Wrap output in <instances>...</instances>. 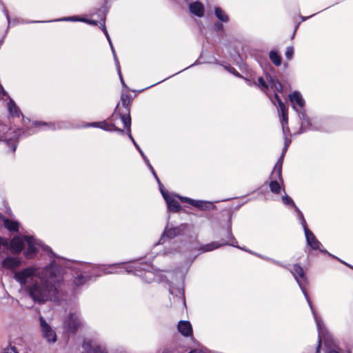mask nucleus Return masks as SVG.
Here are the masks:
<instances>
[{
	"mask_svg": "<svg viewBox=\"0 0 353 353\" xmlns=\"http://www.w3.org/2000/svg\"><path fill=\"white\" fill-rule=\"evenodd\" d=\"M63 270L52 261L45 267L42 272L40 281H35L26 286L29 296L36 303H44L48 300L57 298V286L63 281Z\"/></svg>",
	"mask_w": 353,
	"mask_h": 353,
	"instance_id": "nucleus-1",
	"label": "nucleus"
},
{
	"mask_svg": "<svg viewBox=\"0 0 353 353\" xmlns=\"http://www.w3.org/2000/svg\"><path fill=\"white\" fill-rule=\"evenodd\" d=\"M294 276L298 285H299L314 316L317 330H318V345L316 347V353H319L322 341H323L325 346V353H341L340 349L338 347L332 335L327 330L322 319L317 316L315 312L312 301L306 291V287L308 284V280L305 276L304 270H290ZM351 353V352H347Z\"/></svg>",
	"mask_w": 353,
	"mask_h": 353,
	"instance_id": "nucleus-2",
	"label": "nucleus"
},
{
	"mask_svg": "<svg viewBox=\"0 0 353 353\" xmlns=\"http://www.w3.org/2000/svg\"><path fill=\"white\" fill-rule=\"evenodd\" d=\"M114 271H110V274H133L141 278L145 283H150L155 280V274L151 263L145 261L136 262L128 264L125 266H118L113 268Z\"/></svg>",
	"mask_w": 353,
	"mask_h": 353,
	"instance_id": "nucleus-3",
	"label": "nucleus"
},
{
	"mask_svg": "<svg viewBox=\"0 0 353 353\" xmlns=\"http://www.w3.org/2000/svg\"><path fill=\"white\" fill-rule=\"evenodd\" d=\"M289 97L291 102L293 103V108L298 113L299 117L301 120L300 133L305 132L307 130L329 131V130L325 128L317 127L312 123L310 119L305 114L304 110L305 101L299 92H294L290 94Z\"/></svg>",
	"mask_w": 353,
	"mask_h": 353,
	"instance_id": "nucleus-4",
	"label": "nucleus"
},
{
	"mask_svg": "<svg viewBox=\"0 0 353 353\" xmlns=\"http://www.w3.org/2000/svg\"><path fill=\"white\" fill-rule=\"evenodd\" d=\"M79 271L80 274L73 281V290L74 293H79L80 288L86 284L92 277L100 276L102 274H107L106 272H102V270H99L97 267L85 263L81 264ZM108 273H110V272H108Z\"/></svg>",
	"mask_w": 353,
	"mask_h": 353,
	"instance_id": "nucleus-5",
	"label": "nucleus"
},
{
	"mask_svg": "<svg viewBox=\"0 0 353 353\" xmlns=\"http://www.w3.org/2000/svg\"><path fill=\"white\" fill-rule=\"evenodd\" d=\"M23 238L28 244V249L24 253L26 258H32L38 252L39 248H41L43 250L49 251V255L50 257L59 258L52 252L50 247L43 245L41 241L35 239L34 236L24 235L23 236Z\"/></svg>",
	"mask_w": 353,
	"mask_h": 353,
	"instance_id": "nucleus-6",
	"label": "nucleus"
},
{
	"mask_svg": "<svg viewBox=\"0 0 353 353\" xmlns=\"http://www.w3.org/2000/svg\"><path fill=\"white\" fill-rule=\"evenodd\" d=\"M38 268L35 266H29L21 271L15 272L13 278L21 285H26L30 282H34Z\"/></svg>",
	"mask_w": 353,
	"mask_h": 353,
	"instance_id": "nucleus-7",
	"label": "nucleus"
},
{
	"mask_svg": "<svg viewBox=\"0 0 353 353\" xmlns=\"http://www.w3.org/2000/svg\"><path fill=\"white\" fill-rule=\"evenodd\" d=\"M305 235L306 242L308 245L310 246V248L312 250H319L322 253L327 254L329 256H331L333 258L336 259V256L331 254L330 252H328L326 250L321 248L323 247L321 243L316 238L314 233L309 230V228H305L303 230ZM337 259L341 261L342 263L345 264V265L350 267V268L353 269V267L350 265L347 264V263L343 261L342 260L337 258Z\"/></svg>",
	"mask_w": 353,
	"mask_h": 353,
	"instance_id": "nucleus-8",
	"label": "nucleus"
},
{
	"mask_svg": "<svg viewBox=\"0 0 353 353\" xmlns=\"http://www.w3.org/2000/svg\"><path fill=\"white\" fill-rule=\"evenodd\" d=\"M188 227V225L185 223L172 228L166 226L159 243L163 244L166 239H172L176 236L183 235Z\"/></svg>",
	"mask_w": 353,
	"mask_h": 353,
	"instance_id": "nucleus-9",
	"label": "nucleus"
},
{
	"mask_svg": "<svg viewBox=\"0 0 353 353\" xmlns=\"http://www.w3.org/2000/svg\"><path fill=\"white\" fill-rule=\"evenodd\" d=\"M274 98L276 99V101L278 103V110L281 114L280 115V121H281V125L283 127V132L284 134V139H285L284 147L288 148L291 141L288 140V139L286 136V134H285V127H284V124L288 123V109L286 108L285 104L283 103L282 100L279 98V95L276 93L274 94Z\"/></svg>",
	"mask_w": 353,
	"mask_h": 353,
	"instance_id": "nucleus-10",
	"label": "nucleus"
},
{
	"mask_svg": "<svg viewBox=\"0 0 353 353\" xmlns=\"http://www.w3.org/2000/svg\"><path fill=\"white\" fill-rule=\"evenodd\" d=\"M39 322L43 337L48 343H55L57 341V334L55 331L46 322L42 316H39Z\"/></svg>",
	"mask_w": 353,
	"mask_h": 353,
	"instance_id": "nucleus-11",
	"label": "nucleus"
},
{
	"mask_svg": "<svg viewBox=\"0 0 353 353\" xmlns=\"http://www.w3.org/2000/svg\"><path fill=\"white\" fill-rule=\"evenodd\" d=\"M64 327L69 332H74L81 325V320L78 313H71L63 322Z\"/></svg>",
	"mask_w": 353,
	"mask_h": 353,
	"instance_id": "nucleus-12",
	"label": "nucleus"
},
{
	"mask_svg": "<svg viewBox=\"0 0 353 353\" xmlns=\"http://www.w3.org/2000/svg\"><path fill=\"white\" fill-rule=\"evenodd\" d=\"M35 127L46 126L48 129L54 130L57 129H66L72 128V124L66 121H59L57 123L34 122Z\"/></svg>",
	"mask_w": 353,
	"mask_h": 353,
	"instance_id": "nucleus-13",
	"label": "nucleus"
},
{
	"mask_svg": "<svg viewBox=\"0 0 353 353\" xmlns=\"http://www.w3.org/2000/svg\"><path fill=\"white\" fill-rule=\"evenodd\" d=\"M179 199L183 202H187L199 209L205 210L212 205V203L206 202L201 200H194L188 197L178 196Z\"/></svg>",
	"mask_w": 353,
	"mask_h": 353,
	"instance_id": "nucleus-14",
	"label": "nucleus"
},
{
	"mask_svg": "<svg viewBox=\"0 0 353 353\" xmlns=\"http://www.w3.org/2000/svg\"><path fill=\"white\" fill-rule=\"evenodd\" d=\"M86 127H96L101 128L106 131H115L119 133L120 134H124V130L123 129L115 127L113 125L107 124L105 121L103 122H92L88 123Z\"/></svg>",
	"mask_w": 353,
	"mask_h": 353,
	"instance_id": "nucleus-15",
	"label": "nucleus"
},
{
	"mask_svg": "<svg viewBox=\"0 0 353 353\" xmlns=\"http://www.w3.org/2000/svg\"><path fill=\"white\" fill-rule=\"evenodd\" d=\"M24 242L22 237L15 236L9 243V248L13 254L20 253L24 248Z\"/></svg>",
	"mask_w": 353,
	"mask_h": 353,
	"instance_id": "nucleus-16",
	"label": "nucleus"
},
{
	"mask_svg": "<svg viewBox=\"0 0 353 353\" xmlns=\"http://www.w3.org/2000/svg\"><path fill=\"white\" fill-rule=\"evenodd\" d=\"M82 347L85 353H107L101 346L93 344L91 341L84 340Z\"/></svg>",
	"mask_w": 353,
	"mask_h": 353,
	"instance_id": "nucleus-17",
	"label": "nucleus"
},
{
	"mask_svg": "<svg viewBox=\"0 0 353 353\" xmlns=\"http://www.w3.org/2000/svg\"><path fill=\"white\" fill-rule=\"evenodd\" d=\"M163 199H165L167 203L168 209L169 211L172 212H178L181 210V205L179 204V201L174 198V195H163Z\"/></svg>",
	"mask_w": 353,
	"mask_h": 353,
	"instance_id": "nucleus-18",
	"label": "nucleus"
},
{
	"mask_svg": "<svg viewBox=\"0 0 353 353\" xmlns=\"http://www.w3.org/2000/svg\"><path fill=\"white\" fill-rule=\"evenodd\" d=\"M21 264V261L16 257L9 256L5 258L1 262V267L6 270H14Z\"/></svg>",
	"mask_w": 353,
	"mask_h": 353,
	"instance_id": "nucleus-19",
	"label": "nucleus"
},
{
	"mask_svg": "<svg viewBox=\"0 0 353 353\" xmlns=\"http://www.w3.org/2000/svg\"><path fill=\"white\" fill-rule=\"evenodd\" d=\"M7 126L5 125L0 124V141H4L5 144H6L11 150V152H14L17 148V141L15 139H4V135L6 132L7 131Z\"/></svg>",
	"mask_w": 353,
	"mask_h": 353,
	"instance_id": "nucleus-20",
	"label": "nucleus"
},
{
	"mask_svg": "<svg viewBox=\"0 0 353 353\" xmlns=\"http://www.w3.org/2000/svg\"><path fill=\"white\" fill-rule=\"evenodd\" d=\"M265 79L268 82V88L270 87L272 89L277 92H282V84L279 82L276 77L272 76L271 74L267 73L265 75Z\"/></svg>",
	"mask_w": 353,
	"mask_h": 353,
	"instance_id": "nucleus-21",
	"label": "nucleus"
},
{
	"mask_svg": "<svg viewBox=\"0 0 353 353\" xmlns=\"http://www.w3.org/2000/svg\"><path fill=\"white\" fill-rule=\"evenodd\" d=\"M179 332L184 336H191L192 334V328L190 323L188 321H181L177 326Z\"/></svg>",
	"mask_w": 353,
	"mask_h": 353,
	"instance_id": "nucleus-22",
	"label": "nucleus"
},
{
	"mask_svg": "<svg viewBox=\"0 0 353 353\" xmlns=\"http://www.w3.org/2000/svg\"><path fill=\"white\" fill-rule=\"evenodd\" d=\"M190 11L194 15L201 17L204 13V8L201 3L195 1L190 4Z\"/></svg>",
	"mask_w": 353,
	"mask_h": 353,
	"instance_id": "nucleus-23",
	"label": "nucleus"
},
{
	"mask_svg": "<svg viewBox=\"0 0 353 353\" xmlns=\"http://www.w3.org/2000/svg\"><path fill=\"white\" fill-rule=\"evenodd\" d=\"M270 178L271 179L269 184L270 191L274 194H279L281 190L280 183H282L279 180L276 175H274V177H273L272 172L271 173Z\"/></svg>",
	"mask_w": 353,
	"mask_h": 353,
	"instance_id": "nucleus-24",
	"label": "nucleus"
},
{
	"mask_svg": "<svg viewBox=\"0 0 353 353\" xmlns=\"http://www.w3.org/2000/svg\"><path fill=\"white\" fill-rule=\"evenodd\" d=\"M283 159L284 158H283V157H279L272 172L273 177H274V175H276L279 180L282 183V184L283 183V179L282 177V165Z\"/></svg>",
	"mask_w": 353,
	"mask_h": 353,
	"instance_id": "nucleus-25",
	"label": "nucleus"
},
{
	"mask_svg": "<svg viewBox=\"0 0 353 353\" xmlns=\"http://www.w3.org/2000/svg\"><path fill=\"white\" fill-rule=\"evenodd\" d=\"M269 58L275 66H280L282 58L276 50H272L269 52Z\"/></svg>",
	"mask_w": 353,
	"mask_h": 353,
	"instance_id": "nucleus-26",
	"label": "nucleus"
},
{
	"mask_svg": "<svg viewBox=\"0 0 353 353\" xmlns=\"http://www.w3.org/2000/svg\"><path fill=\"white\" fill-rule=\"evenodd\" d=\"M3 224L5 228L10 232L19 231V223L17 221L8 219H3Z\"/></svg>",
	"mask_w": 353,
	"mask_h": 353,
	"instance_id": "nucleus-27",
	"label": "nucleus"
},
{
	"mask_svg": "<svg viewBox=\"0 0 353 353\" xmlns=\"http://www.w3.org/2000/svg\"><path fill=\"white\" fill-rule=\"evenodd\" d=\"M225 244H226V243H222V242L221 243L212 242V243H208L206 245L201 246L200 250L203 252H210V251H212L222 245H225Z\"/></svg>",
	"mask_w": 353,
	"mask_h": 353,
	"instance_id": "nucleus-28",
	"label": "nucleus"
},
{
	"mask_svg": "<svg viewBox=\"0 0 353 353\" xmlns=\"http://www.w3.org/2000/svg\"><path fill=\"white\" fill-rule=\"evenodd\" d=\"M8 107L10 114L12 116L19 117L20 114H22L14 101L11 99H10V102L8 103Z\"/></svg>",
	"mask_w": 353,
	"mask_h": 353,
	"instance_id": "nucleus-29",
	"label": "nucleus"
},
{
	"mask_svg": "<svg viewBox=\"0 0 353 353\" xmlns=\"http://www.w3.org/2000/svg\"><path fill=\"white\" fill-rule=\"evenodd\" d=\"M214 14L216 18L222 22H228L229 21L228 14L220 7L214 8Z\"/></svg>",
	"mask_w": 353,
	"mask_h": 353,
	"instance_id": "nucleus-30",
	"label": "nucleus"
},
{
	"mask_svg": "<svg viewBox=\"0 0 353 353\" xmlns=\"http://www.w3.org/2000/svg\"><path fill=\"white\" fill-rule=\"evenodd\" d=\"M120 118L123 123L124 128H126V130L128 131V129H130L131 125V118L130 115V110L128 112H125L123 113L120 114Z\"/></svg>",
	"mask_w": 353,
	"mask_h": 353,
	"instance_id": "nucleus-31",
	"label": "nucleus"
},
{
	"mask_svg": "<svg viewBox=\"0 0 353 353\" xmlns=\"http://www.w3.org/2000/svg\"><path fill=\"white\" fill-rule=\"evenodd\" d=\"M121 103L126 112L130 110V97L128 94L122 93L121 96Z\"/></svg>",
	"mask_w": 353,
	"mask_h": 353,
	"instance_id": "nucleus-32",
	"label": "nucleus"
},
{
	"mask_svg": "<svg viewBox=\"0 0 353 353\" xmlns=\"http://www.w3.org/2000/svg\"><path fill=\"white\" fill-rule=\"evenodd\" d=\"M228 238L229 239H230V242L228 243L227 241H224L223 240H222V243H225L226 244L225 245H230L232 247H234V248H239V249H241V250H244L243 248L239 247L238 245V242L236 241V239L233 236L232 234V232L231 230H229L228 232Z\"/></svg>",
	"mask_w": 353,
	"mask_h": 353,
	"instance_id": "nucleus-33",
	"label": "nucleus"
},
{
	"mask_svg": "<svg viewBox=\"0 0 353 353\" xmlns=\"http://www.w3.org/2000/svg\"><path fill=\"white\" fill-rule=\"evenodd\" d=\"M256 85L259 87L263 92H266L268 90V85L266 79H264L263 77H259L257 81L255 82Z\"/></svg>",
	"mask_w": 353,
	"mask_h": 353,
	"instance_id": "nucleus-34",
	"label": "nucleus"
},
{
	"mask_svg": "<svg viewBox=\"0 0 353 353\" xmlns=\"http://www.w3.org/2000/svg\"><path fill=\"white\" fill-rule=\"evenodd\" d=\"M295 210L297 212L298 219H299L300 223L301 224L303 230L305 228H307V225L306 221L304 218L303 213L301 212V210L299 209L298 207H296V208H295Z\"/></svg>",
	"mask_w": 353,
	"mask_h": 353,
	"instance_id": "nucleus-35",
	"label": "nucleus"
},
{
	"mask_svg": "<svg viewBox=\"0 0 353 353\" xmlns=\"http://www.w3.org/2000/svg\"><path fill=\"white\" fill-rule=\"evenodd\" d=\"M282 201L285 205H292L294 209L297 207L293 200L285 193V195L282 196Z\"/></svg>",
	"mask_w": 353,
	"mask_h": 353,
	"instance_id": "nucleus-36",
	"label": "nucleus"
},
{
	"mask_svg": "<svg viewBox=\"0 0 353 353\" xmlns=\"http://www.w3.org/2000/svg\"><path fill=\"white\" fill-rule=\"evenodd\" d=\"M285 55L288 60L292 59L294 55V48L292 46L288 47Z\"/></svg>",
	"mask_w": 353,
	"mask_h": 353,
	"instance_id": "nucleus-37",
	"label": "nucleus"
},
{
	"mask_svg": "<svg viewBox=\"0 0 353 353\" xmlns=\"http://www.w3.org/2000/svg\"><path fill=\"white\" fill-rule=\"evenodd\" d=\"M101 26L103 27V29H102L103 32L105 34V37H106V38H107V39L108 41L109 44H111V41H112L110 39V37L109 36V34H108V32L107 31V29L105 28V18H103L102 20H101Z\"/></svg>",
	"mask_w": 353,
	"mask_h": 353,
	"instance_id": "nucleus-38",
	"label": "nucleus"
},
{
	"mask_svg": "<svg viewBox=\"0 0 353 353\" xmlns=\"http://www.w3.org/2000/svg\"><path fill=\"white\" fill-rule=\"evenodd\" d=\"M155 179L158 183L159 190H160L162 196H163V195H165V196L169 195L170 194L166 190H165L164 187H163V184L161 183V182L160 181L159 177Z\"/></svg>",
	"mask_w": 353,
	"mask_h": 353,
	"instance_id": "nucleus-39",
	"label": "nucleus"
},
{
	"mask_svg": "<svg viewBox=\"0 0 353 353\" xmlns=\"http://www.w3.org/2000/svg\"><path fill=\"white\" fill-rule=\"evenodd\" d=\"M128 137L130 138V139L132 141V142L133 143L134 147L137 148V150L139 152V150H141V148L139 147V145L137 143V142L135 141V140L134 139L133 137L132 136V134H131V129H128Z\"/></svg>",
	"mask_w": 353,
	"mask_h": 353,
	"instance_id": "nucleus-40",
	"label": "nucleus"
},
{
	"mask_svg": "<svg viewBox=\"0 0 353 353\" xmlns=\"http://www.w3.org/2000/svg\"><path fill=\"white\" fill-rule=\"evenodd\" d=\"M214 29L216 30V31H223V26L222 23H215L214 25Z\"/></svg>",
	"mask_w": 353,
	"mask_h": 353,
	"instance_id": "nucleus-41",
	"label": "nucleus"
},
{
	"mask_svg": "<svg viewBox=\"0 0 353 353\" xmlns=\"http://www.w3.org/2000/svg\"><path fill=\"white\" fill-rule=\"evenodd\" d=\"M3 353H18L15 347H10L4 350Z\"/></svg>",
	"mask_w": 353,
	"mask_h": 353,
	"instance_id": "nucleus-42",
	"label": "nucleus"
},
{
	"mask_svg": "<svg viewBox=\"0 0 353 353\" xmlns=\"http://www.w3.org/2000/svg\"><path fill=\"white\" fill-rule=\"evenodd\" d=\"M113 54V57H114V60L115 64L117 65V69L118 74H120V66H119V60H118V59L117 57V55H116L115 52H114V54Z\"/></svg>",
	"mask_w": 353,
	"mask_h": 353,
	"instance_id": "nucleus-43",
	"label": "nucleus"
},
{
	"mask_svg": "<svg viewBox=\"0 0 353 353\" xmlns=\"http://www.w3.org/2000/svg\"><path fill=\"white\" fill-rule=\"evenodd\" d=\"M113 54V57H114V60L115 64L117 65V69L118 74H120V66H119V60H118V59L117 57V55H116L115 52H114V54Z\"/></svg>",
	"mask_w": 353,
	"mask_h": 353,
	"instance_id": "nucleus-44",
	"label": "nucleus"
},
{
	"mask_svg": "<svg viewBox=\"0 0 353 353\" xmlns=\"http://www.w3.org/2000/svg\"><path fill=\"white\" fill-rule=\"evenodd\" d=\"M148 165V167L149 168L150 170L151 171L152 174H153L154 177L155 179H157L158 178V176L155 172V170H154L152 165H151V163L149 162L148 163L146 164Z\"/></svg>",
	"mask_w": 353,
	"mask_h": 353,
	"instance_id": "nucleus-45",
	"label": "nucleus"
},
{
	"mask_svg": "<svg viewBox=\"0 0 353 353\" xmlns=\"http://www.w3.org/2000/svg\"><path fill=\"white\" fill-rule=\"evenodd\" d=\"M228 71H229L230 72H231V73L234 74L235 76H236V77H240L239 73L236 70V69H235V68H232V67H229V68H228Z\"/></svg>",
	"mask_w": 353,
	"mask_h": 353,
	"instance_id": "nucleus-46",
	"label": "nucleus"
},
{
	"mask_svg": "<svg viewBox=\"0 0 353 353\" xmlns=\"http://www.w3.org/2000/svg\"><path fill=\"white\" fill-rule=\"evenodd\" d=\"M139 153L141 155V157H143L145 164L148 163L150 161H149L148 159L147 158V157L145 155V154L142 150H139Z\"/></svg>",
	"mask_w": 353,
	"mask_h": 353,
	"instance_id": "nucleus-47",
	"label": "nucleus"
},
{
	"mask_svg": "<svg viewBox=\"0 0 353 353\" xmlns=\"http://www.w3.org/2000/svg\"><path fill=\"white\" fill-rule=\"evenodd\" d=\"M3 12L5 14L8 23H10V17H9V14H8V12L7 9L5 7L3 8Z\"/></svg>",
	"mask_w": 353,
	"mask_h": 353,
	"instance_id": "nucleus-48",
	"label": "nucleus"
},
{
	"mask_svg": "<svg viewBox=\"0 0 353 353\" xmlns=\"http://www.w3.org/2000/svg\"><path fill=\"white\" fill-rule=\"evenodd\" d=\"M63 20H65V21H82L81 19H77L76 17L65 18V19H63Z\"/></svg>",
	"mask_w": 353,
	"mask_h": 353,
	"instance_id": "nucleus-49",
	"label": "nucleus"
},
{
	"mask_svg": "<svg viewBox=\"0 0 353 353\" xmlns=\"http://www.w3.org/2000/svg\"><path fill=\"white\" fill-rule=\"evenodd\" d=\"M189 353H205V352H204L201 350L195 349V350H191Z\"/></svg>",
	"mask_w": 353,
	"mask_h": 353,
	"instance_id": "nucleus-50",
	"label": "nucleus"
},
{
	"mask_svg": "<svg viewBox=\"0 0 353 353\" xmlns=\"http://www.w3.org/2000/svg\"><path fill=\"white\" fill-rule=\"evenodd\" d=\"M2 94L3 96H6L7 95L6 92L3 90V87L0 84V94Z\"/></svg>",
	"mask_w": 353,
	"mask_h": 353,
	"instance_id": "nucleus-51",
	"label": "nucleus"
},
{
	"mask_svg": "<svg viewBox=\"0 0 353 353\" xmlns=\"http://www.w3.org/2000/svg\"><path fill=\"white\" fill-rule=\"evenodd\" d=\"M119 78H120V80H121V82L122 85H123V87L126 88V85H125V82H124V81H123V77H122L121 73L120 72V74H119Z\"/></svg>",
	"mask_w": 353,
	"mask_h": 353,
	"instance_id": "nucleus-52",
	"label": "nucleus"
},
{
	"mask_svg": "<svg viewBox=\"0 0 353 353\" xmlns=\"http://www.w3.org/2000/svg\"><path fill=\"white\" fill-rule=\"evenodd\" d=\"M261 257L262 259H265V257H264V256H261ZM265 259H266V260H268V261H271L274 262V263H276V264L280 265V263H279V262L276 261H274V260H273V259H270V258H265Z\"/></svg>",
	"mask_w": 353,
	"mask_h": 353,
	"instance_id": "nucleus-53",
	"label": "nucleus"
},
{
	"mask_svg": "<svg viewBox=\"0 0 353 353\" xmlns=\"http://www.w3.org/2000/svg\"><path fill=\"white\" fill-rule=\"evenodd\" d=\"M86 21L88 22L90 24L97 25V21L94 20H89Z\"/></svg>",
	"mask_w": 353,
	"mask_h": 353,
	"instance_id": "nucleus-54",
	"label": "nucleus"
},
{
	"mask_svg": "<svg viewBox=\"0 0 353 353\" xmlns=\"http://www.w3.org/2000/svg\"><path fill=\"white\" fill-rule=\"evenodd\" d=\"M110 46L111 48V50H112V54H114L115 50H114V48L113 47V45H112V42H111V44H110Z\"/></svg>",
	"mask_w": 353,
	"mask_h": 353,
	"instance_id": "nucleus-55",
	"label": "nucleus"
},
{
	"mask_svg": "<svg viewBox=\"0 0 353 353\" xmlns=\"http://www.w3.org/2000/svg\"><path fill=\"white\" fill-rule=\"evenodd\" d=\"M288 147H283V150H282V152L283 153H286L287 150H288Z\"/></svg>",
	"mask_w": 353,
	"mask_h": 353,
	"instance_id": "nucleus-56",
	"label": "nucleus"
},
{
	"mask_svg": "<svg viewBox=\"0 0 353 353\" xmlns=\"http://www.w3.org/2000/svg\"><path fill=\"white\" fill-rule=\"evenodd\" d=\"M285 155V153H283V152H281V157H283V158H284Z\"/></svg>",
	"mask_w": 353,
	"mask_h": 353,
	"instance_id": "nucleus-57",
	"label": "nucleus"
},
{
	"mask_svg": "<svg viewBox=\"0 0 353 353\" xmlns=\"http://www.w3.org/2000/svg\"><path fill=\"white\" fill-rule=\"evenodd\" d=\"M119 104L117 105V108H116V110L118 108Z\"/></svg>",
	"mask_w": 353,
	"mask_h": 353,
	"instance_id": "nucleus-58",
	"label": "nucleus"
},
{
	"mask_svg": "<svg viewBox=\"0 0 353 353\" xmlns=\"http://www.w3.org/2000/svg\"><path fill=\"white\" fill-rule=\"evenodd\" d=\"M1 217H2V214H0V218H1Z\"/></svg>",
	"mask_w": 353,
	"mask_h": 353,
	"instance_id": "nucleus-59",
	"label": "nucleus"
},
{
	"mask_svg": "<svg viewBox=\"0 0 353 353\" xmlns=\"http://www.w3.org/2000/svg\"><path fill=\"white\" fill-rule=\"evenodd\" d=\"M0 3H1V1H0Z\"/></svg>",
	"mask_w": 353,
	"mask_h": 353,
	"instance_id": "nucleus-60",
	"label": "nucleus"
}]
</instances>
